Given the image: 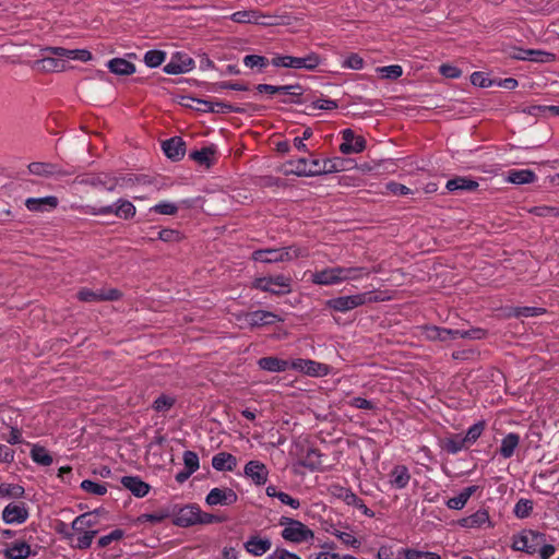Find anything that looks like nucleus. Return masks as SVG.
<instances>
[{"instance_id": "3", "label": "nucleus", "mask_w": 559, "mask_h": 559, "mask_svg": "<svg viewBox=\"0 0 559 559\" xmlns=\"http://www.w3.org/2000/svg\"><path fill=\"white\" fill-rule=\"evenodd\" d=\"M272 64L275 67L314 70L320 64V56L316 52H311L304 58L277 56L272 59Z\"/></svg>"}, {"instance_id": "58", "label": "nucleus", "mask_w": 559, "mask_h": 559, "mask_svg": "<svg viewBox=\"0 0 559 559\" xmlns=\"http://www.w3.org/2000/svg\"><path fill=\"white\" fill-rule=\"evenodd\" d=\"M545 312L544 308L537 307H518L513 309V314L515 317H535L543 314Z\"/></svg>"}, {"instance_id": "45", "label": "nucleus", "mask_w": 559, "mask_h": 559, "mask_svg": "<svg viewBox=\"0 0 559 559\" xmlns=\"http://www.w3.org/2000/svg\"><path fill=\"white\" fill-rule=\"evenodd\" d=\"M320 456L321 454L318 450L309 449L302 461V465L311 471H314L321 465Z\"/></svg>"}, {"instance_id": "64", "label": "nucleus", "mask_w": 559, "mask_h": 559, "mask_svg": "<svg viewBox=\"0 0 559 559\" xmlns=\"http://www.w3.org/2000/svg\"><path fill=\"white\" fill-rule=\"evenodd\" d=\"M267 559H301L296 554H293L284 548H277Z\"/></svg>"}, {"instance_id": "41", "label": "nucleus", "mask_w": 559, "mask_h": 559, "mask_svg": "<svg viewBox=\"0 0 559 559\" xmlns=\"http://www.w3.org/2000/svg\"><path fill=\"white\" fill-rule=\"evenodd\" d=\"M340 168L336 165L335 160L333 159H325L322 162V168H316V169H309V171L301 170L299 171L302 175H324V174H331L334 171H338Z\"/></svg>"}, {"instance_id": "43", "label": "nucleus", "mask_w": 559, "mask_h": 559, "mask_svg": "<svg viewBox=\"0 0 559 559\" xmlns=\"http://www.w3.org/2000/svg\"><path fill=\"white\" fill-rule=\"evenodd\" d=\"M533 55H545L542 50L522 49L513 47L509 56L516 60H537Z\"/></svg>"}, {"instance_id": "63", "label": "nucleus", "mask_w": 559, "mask_h": 559, "mask_svg": "<svg viewBox=\"0 0 559 559\" xmlns=\"http://www.w3.org/2000/svg\"><path fill=\"white\" fill-rule=\"evenodd\" d=\"M152 210L163 215H175L178 207L174 203L163 202L153 206Z\"/></svg>"}, {"instance_id": "20", "label": "nucleus", "mask_w": 559, "mask_h": 559, "mask_svg": "<svg viewBox=\"0 0 559 559\" xmlns=\"http://www.w3.org/2000/svg\"><path fill=\"white\" fill-rule=\"evenodd\" d=\"M212 466L219 472H231L237 466V459L230 453L219 452L213 456Z\"/></svg>"}, {"instance_id": "55", "label": "nucleus", "mask_w": 559, "mask_h": 559, "mask_svg": "<svg viewBox=\"0 0 559 559\" xmlns=\"http://www.w3.org/2000/svg\"><path fill=\"white\" fill-rule=\"evenodd\" d=\"M243 63L246 67L249 68L258 67L260 69H263L269 64V60L263 56L248 55L243 58Z\"/></svg>"}, {"instance_id": "19", "label": "nucleus", "mask_w": 559, "mask_h": 559, "mask_svg": "<svg viewBox=\"0 0 559 559\" xmlns=\"http://www.w3.org/2000/svg\"><path fill=\"white\" fill-rule=\"evenodd\" d=\"M243 546L249 554L253 556H262L271 549L272 543L269 538H261L259 535H253L245 543Z\"/></svg>"}, {"instance_id": "30", "label": "nucleus", "mask_w": 559, "mask_h": 559, "mask_svg": "<svg viewBox=\"0 0 559 559\" xmlns=\"http://www.w3.org/2000/svg\"><path fill=\"white\" fill-rule=\"evenodd\" d=\"M486 522H489V514L486 510H478L474 514L459 521L463 527H479Z\"/></svg>"}, {"instance_id": "1", "label": "nucleus", "mask_w": 559, "mask_h": 559, "mask_svg": "<svg viewBox=\"0 0 559 559\" xmlns=\"http://www.w3.org/2000/svg\"><path fill=\"white\" fill-rule=\"evenodd\" d=\"M485 334L486 332L479 328H474L469 330L444 329L438 326L427 328V337L433 341L439 340L441 342L455 340L457 337L481 340L485 336Z\"/></svg>"}, {"instance_id": "39", "label": "nucleus", "mask_w": 559, "mask_h": 559, "mask_svg": "<svg viewBox=\"0 0 559 559\" xmlns=\"http://www.w3.org/2000/svg\"><path fill=\"white\" fill-rule=\"evenodd\" d=\"M37 63L41 64V68L45 71L60 72L66 69V61L63 59L52 57H44L41 60H38Z\"/></svg>"}, {"instance_id": "25", "label": "nucleus", "mask_w": 559, "mask_h": 559, "mask_svg": "<svg viewBox=\"0 0 559 559\" xmlns=\"http://www.w3.org/2000/svg\"><path fill=\"white\" fill-rule=\"evenodd\" d=\"M476 180L466 177H455L447 182V189L449 191L464 190L474 191L478 188Z\"/></svg>"}, {"instance_id": "12", "label": "nucleus", "mask_w": 559, "mask_h": 559, "mask_svg": "<svg viewBox=\"0 0 559 559\" xmlns=\"http://www.w3.org/2000/svg\"><path fill=\"white\" fill-rule=\"evenodd\" d=\"M199 514V507L194 504H188L177 512L174 519V524L179 527H189L197 525V519Z\"/></svg>"}, {"instance_id": "9", "label": "nucleus", "mask_w": 559, "mask_h": 559, "mask_svg": "<svg viewBox=\"0 0 559 559\" xmlns=\"http://www.w3.org/2000/svg\"><path fill=\"white\" fill-rule=\"evenodd\" d=\"M238 500L237 493L231 488H213L206 496L209 506H230Z\"/></svg>"}, {"instance_id": "28", "label": "nucleus", "mask_w": 559, "mask_h": 559, "mask_svg": "<svg viewBox=\"0 0 559 559\" xmlns=\"http://www.w3.org/2000/svg\"><path fill=\"white\" fill-rule=\"evenodd\" d=\"M312 282L319 285H332L340 282L336 267L325 269L312 275Z\"/></svg>"}, {"instance_id": "50", "label": "nucleus", "mask_w": 559, "mask_h": 559, "mask_svg": "<svg viewBox=\"0 0 559 559\" xmlns=\"http://www.w3.org/2000/svg\"><path fill=\"white\" fill-rule=\"evenodd\" d=\"M211 107L207 112L225 114V112H242L243 110L239 107H235L230 104L223 102H211Z\"/></svg>"}, {"instance_id": "4", "label": "nucleus", "mask_w": 559, "mask_h": 559, "mask_svg": "<svg viewBox=\"0 0 559 559\" xmlns=\"http://www.w3.org/2000/svg\"><path fill=\"white\" fill-rule=\"evenodd\" d=\"M117 206L115 205H106V206H90L85 207V212L92 215H106L114 213L117 217L129 219L135 215V206L127 200H119L117 202Z\"/></svg>"}, {"instance_id": "37", "label": "nucleus", "mask_w": 559, "mask_h": 559, "mask_svg": "<svg viewBox=\"0 0 559 559\" xmlns=\"http://www.w3.org/2000/svg\"><path fill=\"white\" fill-rule=\"evenodd\" d=\"M215 153V150L213 147H203L200 151H194L190 154V158L195 160L200 165H205L206 167H210L212 164V157Z\"/></svg>"}, {"instance_id": "10", "label": "nucleus", "mask_w": 559, "mask_h": 559, "mask_svg": "<svg viewBox=\"0 0 559 559\" xmlns=\"http://www.w3.org/2000/svg\"><path fill=\"white\" fill-rule=\"evenodd\" d=\"M231 20L236 23H255L260 25H273L271 16L263 15L257 10L238 11L231 15Z\"/></svg>"}, {"instance_id": "48", "label": "nucleus", "mask_w": 559, "mask_h": 559, "mask_svg": "<svg viewBox=\"0 0 559 559\" xmlns=\"http://www.w3.org/2000/svg\"><path fill=\"white\" fill-rule=\"evenodd\" d=\"M485 428V421H478L473 425L463 438L465 443H474L483 433Z\"/></svg>"}, {"instance_id": "46", "label": "nucleus", "mask_w": 559, "mask_h": 559, "mask_svg": "<svg viewBox=\"0 0 559 559\" xmlns=\"http://www.w3.org/2000/svg\"><path fill=\"white\" fill-rule=\"evenodd\" d=\"M278 252L280 255L282 257L281 259H278V262L290 261L298 257L307 255V252L305 250L295 247H286L283 249H278Z\"/></svg>"}, {"instance_id": "44", "label": "nucleus", "mask_w": 559, "mask_h": 559, "mask_svg": "<svg viewBox=\"0 0 559 559\" xmlns=\"http://www.w3.org/2000/svg\"><path fill=\"white\" fill-rule=\"evenodd\" d=\"M24 495V488L14 484H1L0 496L9 498H20Z\"/></svg>"}, {"instance_id": "14", "label": "nucleus", "mask_w": 559, "mask_h": 559, "mask_svg": "<svg viewBox=\"0 0 559 559\" xmlns=\"http://www.w3.org/2000/svg\"><path fill=\"white\" fill-rule=\"evenodd\" d=\"M292 367L309 376H324L329 371L326 365L309 359H296L292 362Z\"/></svg>"}, {"instance_id": "23", "label": "nucleus", "mask_w": 559, "mask_h": 559, "mask_svg": "<svg viewBox=\"0 0 559 559\" xmlns=\"http://www.w3.org/2000/svg\"><path fill=\"white\" fill-rule=\"evenodd\" d=\"M390 476H391V479H390L391 485L397 489L405 488L411 479L408 469L404 465L395 466L392 469Z\"/></svg>"}, {"instance_id": "60", "label": "nucleus", "mask_w": 559, "mask_h": 559, "mask_svg": "<svg viewBox=\"0 0 559 559\" xmlns=\"http://www.w3.org/2000/svg\"><path fill=\"white\" fill-rule=\"evenodd\" d=\"M97 531L84 532L83 535L78 537V542L73 547L78 549H87L91 546L93 538L95 537Z\"/></svg>"}, {"instance_id": "7", "label": "nucleus", "mask_w": 559, "mask_h": 559, "mask_svg": "<svg viewBox=\"0 0 559 559\" xmlns=\"http://www.w3.org/2000/svg\"><path fill=\"white\" fill-rule=\"evenodd\" d=\"M344 142L340 146L343 154L360 153L366 148V140L362 136H356L352 129L342 131Z\"/></svg>"}, {"instance_id": "11", "label": "nucleus", "mask_w": 559, "mask_h": 559, "mask_svg": "<svg viewBox=\"0 0 559 559\" xmlns=\"http://www.w3.org/2000/svg\"><path fill=\"white\" fill-rule=\"evenodd\" d=\"M165 155L173 160H180L186 154V143L180 136H174L162 144Z\"/></svg>"}, {"instance_id": "2", "label": "nucleus", "mask_w": 559, "mask_h": 559, "mask_svg": "<svg viewBox=\"0 0 559 559\" xmlns=\"http://www.w3.org/2000/svg\"><path fill=\"white\" fill-rule=\"evenodd\" d=\"M546 543V535L536 531H524L522 534L513 537L512 547L519 551L535 554L539 547Z\"/></svg>"}, {"instance_id": "56", "label": "nucleus", "mask_w": 559, "mask_h": 559, "mask_svg": "<svg viewBox=\"0 0 559 559\" xmlns=\"http://www.w3.org/2000/svg\"><path fill=\"white\" fill-rule=\"evenodd\" d=\"M124 536V532L120 528L112 531L110 534L102 536L97 544L100 548H105L112 542L120 540Z\"/></svg>"}, {"instance_id": "17", "label": "nucleus", "mask_w": 559, "mask_h": 559, "mask_svg": "<svg viewBox=\"0 0 559 559\" xmlns=\"http://www.w3.org/2000/svg\"><path fill=\"white\" fill-rule=\"evenodd\" d=\"M76 181L79 183H81V185H87V186H92V187L103 186L108 191L115 190V188H116V186L118 183V179L117 178H110L107 175H105V176L87 175V176L82 177V178L78 177Z\"/></svg>"}, {"instance_id": "40", "label": "nucleus", "mask_w": 559, "mask_h": 559, "mask_svg": "<svg viewBox=\"0 0 559 559\" xmlns=\"http://www.w3.org/2000/svg\"><path fill=\"white\" fill-rule=\"evenodd\" d=\"M365 267H336V273L340 276V282L348 280H357L362 276Z\"/></svg>"}, {"instance_id": "21", "label": "nucleus", "mask_w": 559, "mask_h": 559, "mask_svg": "<svg viewBox=\"0 0 559 559\" xmlns=\"http://www.w3.org/2000/svg\"><path fill=\"white\" fill-rule=\"evenodd\" d=\"M58 198L49 195L45 198H29L25 205L29 211H44L46 209H56L58 206Z\"/></svg>"}, {"instance_id": "22", "label": "nucleus", "mask_w": 559, "mask_h": 559, "mask_svg": "<svg viewBox=\"0 0 559 559\" xmlns=\"http://www.w3.org/2000/svg\"><path fill=\"white\" fill-rule=\"evenodd\" d=\"M110 72L117 75H131L135 72V66L123 58H114L108 64Z\"/></svg>"}, {"instance_id": "15", "label": "nucleus", "mask_w": 559, "mask_h": 559, "mask_svg": "<svg viewBox=\"0 0 559 559\" xmlns=\"http://www.w3.org/2000/svg\"><path fill=\"white\" fill-rule=\"evenodd\" d=\"M28 518V511L24 507V504H8L3 512H2V519L8 524L13 523H24Z\"/></svg>"}, {"instance_id": "42", "label": "nucleus", "mask_w": 559, "mask_h": 559, "mask_svg": "<svg viewBox=\"0 0 559 559\" xmlns=\"http://www.w3.org/2000/svg\"><path fill=\"white\" fill-rule=\"evenodd\" d=\"M166 58V52L162 50H150L144 55V62L150 68L160 66Z\"/></svg>"}, {"instance_id": "5", "label": "nucleus", "mask_w": 559, "mask_h": 559, "mask_svg": "<svg viewBox=\"0 0 559 559\" xmlns=\"http://www.w3.org/2000/svg\"><path fill=\"white\" fill-rule=\"evenodd\" d=\"M371 300L370 293H367L333 298L326 301V306L335 311L346 312Z\"/></svg>"}, {"instance_id": "27", "label": "nucleus", "mask_w": 559, "mask_h": 559, "mask_svg": "<svg viewBox=\"0 0 559 559\" xmlns=\"http://www.w3.org/2000/svg\"><path fill=\"white\" fill-rule=\"evenodd\" d=\"M31 552V546L25 542H21L5 549L3 555L7 559H26Z\"/></svg>"}, {"instance_id": "6", "label": "nucleus", "mask_w": 559, "mask_h": 559, "mask_svg": "<svg viewBox=\"0 0 559 559\" xmlns=\"http://www.w3.org/2000/svg\"><path fill=\"white\" fill-rule=\"evenodd\" d=\"M193 67L194 60L187 53L176 52L163 70L167 74H180L189 72Z\"/></svg>"}, {"instance_id": "52", "label": "nucleus", "mask_w": 559, "mask_h": 559, "mask_svg": "<svg viewBox=\"0 0 559 559\" xmlns=\"http://www.w3.org/2000/svg\"><path fill=\"white\" fill-rule=\"evenodd\" d=\"M377 70L382 74L383 79L389 80H396L403 73L402 67L397 64L378 68Z\"/></svg>"}, {"instance_id": "31", "label": "nucleus", "mask_w": 559, "mask_h": 559, "mask_svg": "<svg viewBox=\"0 0 559 559\" xmlns=\"http://www.w3.org/2000/svg\"><path fill=\"white\" fill-rule=\"evenodd\" d=\"M179 104L182 107L194 109L202 112H207L211 107V102L205 99L195 98L192 96H181Z\"/></svg>"}, {"instance_id": "29", "label": "nucleus", "mask_w": 559, "mask_h": 559, "mask_svg": "<svg viewBox=\"0 0 559 559\" xmlns=\"http://www.w3.org/2000/svg\"><path fill=\"white\" fill-rule=\"evenodd\" d=\"M258 365L263 370L278 372L287 369L288 361L282 360L276 357H263L259 359Z\"/></svg>"}, {"instance_id": "49", "label": "nucleus", "mask_w": 559, "mask_h": 559, "mask_svg": "<svg viewBox=\"0 0 559 559\" xmlns=\"http://www.w3.org/2000/svg\"><path fill=\"white\" fill-rule=\"evenodd\" d=\"M272 276L259 277L254 281L253 287L263 292H269L274 295H282V290H275V288L272 287Z\"/></svg>"}, {"instance_id": "53", "label": "nucleus", "mask_w": 559, "mask_h": 559, "mask_svg": "<svg viewBox=\"0 0 559 559\" xmlns=\"http://www.w3.org/2000/svg\"><path fill=\"white\" fill-rule=\"evenodd\" d=\"M405 559H441V557L435 552L419 551L415 549H404Z\"/></svg>"}, {"instance_id": "57", "label": "nucleus", "mask_w": 559, "mask_h": 559, "mask_svg": "<svg viewBox=\"0 0 559 559\" xmlns=\"http://www.w3.org/2000/svg\"><path fill=\"white\" fill-rule=\"evenodd\" d=\"M183 462H185L186 469H188L192 473L198 471V468L200 466L199 465V456L193 451H186L183 453Z\"/></svg>"}, {"instance_id": "47", "label": "nucleus", "mask_w": 559, "mask_h": 559, "mask_svg": "<svg viewBox=\"0 0 559 559\" xmlns=\"http://www.w3.org/2000/svg\"><path fill=\"white\" fill-rule=\"evenodd\" d=\"M81 488L85 490L86 492L96 495V496H104L107 492L106 486L102 484L94 483L90 479H85L81 483Z\"/></svg>"}, {"instance_id": "24", "label": "nucleus", "mask_w": 559, "mask_h": 559, "mask_svg": "<svg viewBox=\"0 0 559 559\" xmlns=\"http://www.w3.org/2000/svg\"><path fill=\"white\" fill-rule=\"evenodd\" d=\"M97 514L98 510L81 514L72 522V528L76 532H84L85 528L95 526L97 524Z\"/></svg>"}, {"instance_id": "51", "label": "nucleus", "mask_w": 559, "mask_h": 559, "mask_svg": "<svg viewBox=\"0 0 559 559\" xmlns=\"http://www.w3.org/2000/svg\"><path fill=\"white\" fill-rule=\"evenodd\" d=\"M533 510V502L527 499H521L518 501L514 508V513L518 518L524 519L530 515Z\"/></svg>"}, {"instance_id": "61", "label": "nucleus", "mask_w": 559, "mask_h": 559, "mask_svg": "<svg viewBox=\"0 0 559 559\" xmlns=\"http://www.w3.org/2000/svg\"><path fill=\"white\" fill-rule=\"evenodd\" d=\"M174 404H175V399L167 396V395H160L159 397H157L155 400L153 407L157 412H166Z\"/></svg>"}, {"instance_id": "36", "label": "nucleus", "mask_w": 559, "mask_h": 559, "mask_svg": "<svg viewBox=\"0 0 559 559\" xmlns=\"http://www.w3.org/2000/svg\"><path fill=\"white\" fill-rule=\"evenodd\" d=\"M31 456L34 462L43 466H49L52 463V456L40 445H34L31 450Z\"/></svg>"}, {"instance_id": "33", "label": "nucleus", "mask_w": 559, "mask_h": 559, "mask_svg": "<svg viewBox=\"0 0 559 559\" xmlns=\"http://www.w3.org/2000/svg\"><path fill=\"white\" fill-rule=\"evenodd\" d=\"M520 437L516 433H508L501 442L500 454L504 459H509L513 455L515 448L519 445Z\"/></svg>"}, {"instance_id": "32", "label": "nucleus", "mask_w": 559, "mask_h": 559, "mask_svg": "<svg viewBox=\"0 0 559 559\" xmlns=\"http://www.w3.org/2000/svg\"><path fill=\"white\" fill-rule=\"evenodd\" d=\"M536 175L530 169L510 170L508 181L515 185L531 183L535 181Z\"/></svg>"}, {"instance_id": "34", "label": "nucleus", "mask_w": 559, "mask_h": 559, "mask_svg": "<svg viewBox=\"0 0 559 559\" xmlns=\"http://www.w3.org/2000/svg\"><path fill=\"white\" fill-rule=\"evenodd\" d=\"M29 173L37 176H51L59 174L57 167L53 164L35 162L28 165Z\"/></svg>"}, {"instance_id": "59", "label": "nucleus", "mask_w": 559, "mask_h": 559, "mask_svg": "<svg viewBox=\"0 0 559 559\" xmlns=\"http://www.w3.org/2000/svg\"><path fill=\"white\" fill-rule=\"evenodd\" d=\"M471 82L475 86L479 87H489L496 84V80L488 79L484 73L481 72H474L471 75Z\"/></svg>"}, {"instance_id": "54", "label": "nucleus", "mask_w": 559, "mask_h": 559, "mask_svg": "<svg viewBox=\"0 0 559 559\" xmlns=\"http://www.w3.org/2000/svg\"><path fill=\"white\" fill-rule=\"evenodd\" d=\"M272 287H274L275 290H282V295L290 293V278L284 275H277L272 276Z\"/></svg>"}, {"instance_id": "8", "label": "nucleus", "mask_w": 559, "mask_h": 559, "mask_svg": "<svg viewBox=\"0 0 559 559\" xmlns=\"http://www.w3.org/2000/svg\"><path fill=\"white\" fill-rule=\"evenodd\" d=\"M282 537L285 540L300 544L304 542H308L309 539H312L314 537V534L308 526H306L304 523L299 521L297 525L285 527L282 531Z\"/></svg>"}, {"instance_id": "62", "label": "nucleus", "mask_w": 559, "mask_h": 559, "mask_svg": "<svg viewBox=\"0 0 559 559\" xmlns=\"http://www.w3.org/2000/svg\"><path fill=\"white\" fill-rule=\"evenodd\" d=\"M67 59L86 62L92 59V53L86 49H68Z\"/></svg>"}, {"instance_id": "38", "label": "nucleus", "mask_w": 559, "mask_h": 559, "mask_svg": "<svg viewBox=\"0 0 559 559\" xmlns=\"http://www.w3.org/2000/svg\"><path fill=\"white\" fill-rule=\"evenodd\" d=\"M465 444L464 439L460 435L452 438H445L441 441L442 449L453 454L462 450Z\"/></svg>"}, {"instance_id": "26", "label": "nucleus", "mask_w": 559, "mask_h": 559, "mask_svg": "<svg viewBox=\"0 0 559 559\" xmlns=\"http://www.w3.org/2000/svg\"><path fill=\"white\" fill-rule=\"evenodd\" d=\"M476 490L477 486L464 488L456 497L450 498L447 506L453 510H461Z\"/></svg>"}, {"instance_id": "18", "label": "nucleus", "mask_w": 559, "mask_h": 559, "mask_svg": "<svg viewBox=\"0 0 559 559\" xmlns=\"http://www.w3.org/2000/svg\"><path fill=\"white\" fill-rule=\"evenodd\" d=\"M121 484L138 498L146 496L150 491V485L138 476H123Z\"/></svg>"}, {"instance_id": "35", "label": "nucleus", "mask_w": 559, "mask_h": 559, "mask_svg": "<svg viewBox=\"0 0 559 559\" xmlns=\"http://www.w3.org/2000/svg\"><path fill=\"white\" fill-rule=\"evenodd\" d=\"M280 255L278 249H262L257 250L252 253V259L254 261H260L264 263H275L278 262Z\"/></svg>"}, {"instance_id": "16", "label": "nucleus", "mask_w": 559, "mask_h": 559, "mask_svg": "<svg viewBox=\"0 0 559 559\" xmlns=\"http://www.w3.org/2000/svg\"><path fill=\"white\" fill-rule=\"evenodd\" d=\"M246 321L250 326L254 328L275 323L276 321H281V318L277 314L270 311L257 310L247 313Z\"/></svg>"}, {"instance_id": "13", "label": "nucleus", "mask_w": 559, "mask_h": 559, "mask_svg": "<svg viewBox=\"0 0 559 559\" xmlns=\"http://www.w3.org/2000/svg\"><path fill=\"white\" fill-rule=\"evenodd\" d=\"M245 475L252 479L255 485H264L267 480L269 471L259 461H249L245 466Z\"/></svg>"}]
</instances>
